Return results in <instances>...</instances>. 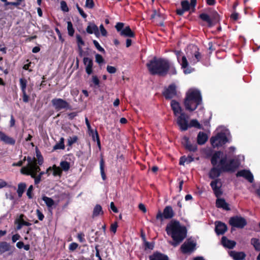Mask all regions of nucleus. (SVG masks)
I'll use <instances>...</instances> for the list:
<instances>
[{"label": "nucleus", "mask_w": 260, "mask_h": 260, "mask_svg": "<svg viewBox=\"0 0 260 260\" xmlns=\"http://www.w3.org/2000/svg\"><path fill=\"white\" fill-rule=\"evenodd\" d=\"M177 96V86L175 83H172L164 91V97L170 100Z\"/></svg>", "instance_id": "ddd939ff"}, {"label": "nucleus", "mask_w": 260, "mask_h": 260, "mask_svg": "<svg viewBox=\"0 0 260 260\" xmlns=\"http://www.w3.org/2000/svg\"><path fill=\"white\" fill-rule=\"evenodd\" d=\"M208 140L207 135L202 132H200L197 136V143L199 145L204 144Z\"/></svg>", "instance_id": "bb28decb"}, {"label": "nucleus", "mask_w": 260, "mask_h": 260, "mask_svg": "<svg viewBox=\"0 0 260 260\" xmlns=\"http://www.w3.org/2000/svg\"><path fill=\"white\" fill-rule=\"evenodd\" d=\"M53 170V174L54 176L60 175L61 174V170L59 167H56L55 165H54L52 168L49 167L48 168L46 171L45 172V174H48L49 171Z\"/></svg>", "instance_id": "c756f323"}, {"label": "nucleus", "mask_w": 260, "mask_h": 260, "mask_svg": "<svg viewBox=\"0 0 260 260\" xmlns=\"http://www.w3.org/2000/svg\"><path fill=\"white\" fill-rule=\"evenodd\" d=\"M192 50L194 51L193 54V57L195 58V60L193 61V63H196L200 61L202 58V55L199 51V48L197 46H193Z\"/></svg>", "instance_id": "7c9ffc66"}, {"label": "nucleus", "mask_w": 260, "mask_h": 260, "mask_svg": "<svg viewBox=\"0 0 260 260\" xmlns=\"http://www.w3.org/2000/svg\"><path fill=\"white\" fill-rule=\"evenodd\" d=\"M227 226L225 223L221 221H217L216 222L215 230L218 235L224 234L227 231Z\"/></svg>", "instance_id": "f3484780"}, {"label": "nucleus", "mask_w": 260, "mask_h": 260, "mask_svg": "<svg viewBox=\"0 0 260 260\" xmlns=\"http://www.w3.org/2000/svg\"><path fill=\"white\" fill-rule=\"evenodd\" d=\"M221 243L224 247L228 248L229 249H233L236 244L235 241L229 240L225 236L222 237Z\"/></svg>", "instance_id": "5701e85b"}, {"label": "nucleus", "mask_w": 260, "mask_h": 260, "mask_svg": "<svg viewBox=\"0 0 260 260\" xmlns=\"http://www.w3.org/2000/svg\"><path fill=\"white\" fill-rule=\"evenodd\" d=\"M229 224L232 227L243 229L247 224V221L244 217L235 216L230 218Z\"/></svg>", "instance_id": "1a4fd4ad"}, {"label": "nucleus", "mask_w": 260, "mask_h": 260, "mask_svg": "<svg viewBox=\"0 0 260 260\" xmlns=\"http://www.w3.org/2000/svg\"><path fill=\"white\" fill-rule=\"evenodd\" d=\"M183 141L182 143L186 149L192 152H196L197 150V146L191 144L188 137L184 136Z\"/></svg>", "instance_id": "dca6fc26"}, {"label": "nucleus", "mask_w": 260, "mask_h": 260, "mask_svg": "<svg viewBox=\"0 0 260 260\" xmlns=\"http://www.w3.org/2000/svg\"><path fill=\"white\" fill-rule=\"evenodd\" d=\"M146 67L151 74H160L162 72V59L154 57L148 61Z\"/></svg>", "instance_id": "423d86ee"}, {"label": "nucleus", "mask_w": 260, "mask_h": 260, "mask_svg": "<svg viewBox=\"0 0 260 260\" xmlns=\"http://www.w3.org/2000/svg\"><path fill=\"white\" fill-rule=\"evenodd\" d=\"M219 164L224 172L233 173L236 171L240 165V162L237 159L231 158L228 160L226 155L221 157Z\"/></svg>", "instance_id": "39448f33"}, {"label": "nucleus", "mask_w": 260, "mask_h": 260, "mask_svg": "<svg viewBox=\"0 0 260 260\" xmlns=\"http://www.w3.org/2000/svg\"><path fill=\"white\" fill-rule=\"evenodd\" d=\"M153 222L157 225H161L162 223V213L160 211H159L156 218L153 220Z\"/></svg>", "instance_id": "473e14b6"}, {"label": "nucleus", "mask_w": 260, "mask_h": 260, "mask_svg": "<svg viewBox=\"0 0 260 260\" xmlns=\"http://www.w3.org/2000/svg\"><path fill=\"white\" fill-rule=\"evenodd\" d=\"M1 140L7 144L13 145L15 144V140L13 138L7 136L5 133L2 134Z\"/></svg>", "instance_id": "c85d7f7f"}, {"label": "nucleus", "mask_w": 260, "mask_h": 260, "mask_svg": "<svg viewBox=\"0 0 260 260\" xmlns=\"http://www.w3.org/2000/svg\"><path fill=\"white\" fill-rule=\"evenodd\" d=\"M60 166L62 170L67 171L69 170L70 167V163L66 161H62L60 162Z\"/></svg>", "instance_id": "79ce46f5"}, {"label": "nucleus", "mask_w": 260, "mask_h": 260, "mask_svg": "<svg viewBox=\"0 0 260 260\" xmlns=\"http://www.w3.org/2000/svg\"><path fill=\"white\" fill-rule=\"evenodd\" d=\"M26 160L27 164L26 166L23 167L20 170L21 174L29 175L34 179L35 184H38L41 181L42 175L45 174V172H41L39 166L37 165V160L35 158L27 157Z\"/></svg>", "instance_id": "7ed1b4c3"}, {"label": "nucleus", "mask_w": 260, "mask_h": 260, "mask_svg": "<svg viewBox=\"0 0 260 260\" xmlns=\"http://www.w3.org/2000/svg\"><path fill=\"white\" fill-rule=\"evenodd\" d=\"M171 107L175 116L183 112L179 103L175 100H173L171 101Z\"/></svg>", "instance_id": "6ab92c4d"}, {"label": "nucleus", "mask_w": 260, "mask_h": 260, "mask_svg": "<svg viewBox=\"0 0 260 260\" xmlns=\"http://www.w3.org/2000/svg\"><path fill=\"white\" fill-rule=\"evenodd\" d=\"M32 190H33V186L30 185V186H29V187H28V188L27 190L26 194H27V197H28V198H29V199L32 198L31 194H32Z\"/></svg>", "instance_id": "e2e57ef3"}, {"label": "nucleus", "mask_w": 260, "mask_h": 260, "mask_svg": "<svg viewBox=\"0 0 260 260\" xmlns=\"http://www.w3.org/2000/svg\"><path fill=\"white\" fill-rule=\"evenodd\" d=\"M151 18L154 22L160 25H162V16L160 10H154L151 16Z\"/></svg>", "instance_id": "a211bd4d"}, {"label": "nucleus", "mask_w": 260, "mask_h": 260, "mask_svg": "<svg viewBox=\"0 0 260 260\" xmlns=\"http://www.w3.org/2000/svg\"><path fill=\"white\" fill-rule=\"evenodd\" d=\"M122 36L126 37L134 38L135 37V34L132 31L129 26H127L124 27L120 33Z\"/></svg>", "instance_id": "cd10ccee"}, {"label": "nucleus", "mask_w": 260, "mask_h": 260, "mask_svg": "<svg viewBox=\"0 0 260 260\" xmlns=\"http://www.w3.org/2000/svg\"><path fill=\"white\" fill-rule=\"evenodd\" d=\"M181 5L182 6V9H183V10H185V11H188L190 9V4L189 2L186 1H183L181 3Z\"/></svg>", "instance_id": "37998d69"}, {"label": "nucleus", "mask_w": 260, "mask_h": 260, "mask_svg": "<svg viewBox=\"0 0 260 260\" xmlns=\"http://www.w3.org/2000/svg\"><path fill=\"white\" fill-rule=\"evenodd\" d=\"M194 71V69L191 67H189L188 66V67L186 68L183 69V72L185 74H188Z\"/></svg>", "instance_id": "bf43d9fd"}, {"label": "nucleus", "mask_w": 260, "mask_h": 260, "mask_svg": "<svg viewBox=\"0 0 260 260\" xmlns=\"http://www.w3.org/2000/svg\"><path fill=\"white\" fill-rule=\"evenodd\" d=\"M100 171L102 179L104 180L106 179V175L104 172V161L103 159L100 160Z\"/></svg>", "instance_id": "a19ab883"}, {"label": "nucleus", "mask_w": 260, "mask_h": 260, "mask_svg": "<svg viewBox=\"0 0 260 260\" xmlns=\"http://www.w3.org/2000/svg\"><path fill=\"white\" fill-rule=\"evenodd\" d=\"M78 247V244L75 242L71 243L69 245V249L70 251H74Z\"/></svg>", "instance_id": "4d7b16f0"}, {"label": "nucleus", "mask_w": 260, "mask_h": 260, "mask_svg": "<svg viewBox=\"0 0 260 260\" xmlns=\"http://www.w3.org/2000/svg\"><path fill=\"white\" fill-rule=\"evenodd\" d=\"M86 31L88 34H94L96 37H99L100 35L99 28L95 24L93 23H90L87 27Z\"/></svg>", "instance_id": "a878e982"}, {"label": "nucleus", "mask_w": 260, "mask_h": 260, "mask_svg": "<svg viewBox=\"0 0 260 260\" xmlns=\"http://www.w3.org/2000/svg\"><path fill=\"white\" fill-rule=\"evenodd\" d=\"M236 176L243 177L250 183H252L254 181L253 176L249 170H242L239 171L236 174Z\"/></svg>", "instance_id": "2eb2a0df"}, {"label": "nucleus", "mask_w": 260, "mask_h": 260, "mask_svg": "<svg viewBox=\"0 0 260 260\" xmlns=\"http://www.w3.org/2000/svg\"><path fill=\"white\" fill-rule=\"evenodd\" d=\"M194 127L199 129H202V125L200 124L197 119H192L190 121L189 127Z\"/></svg>", "instance_id": "58836bf2"}, {"label": "nucleus", "mask_w": 260, "mask_h": 260, "mask_svg": "<svg viewBox=\"0 0 260 260\" xmlns=\"http://www.w3.org/2000/svg\"><path fill=\"white\" fill-rule=\"evenodd\" d=\"M216 201V206L218 208H222L226 211L230 210L229 204L223 198H218Z\"/></svg>", "instance_id": "aec40b11"}, {"label": "nucleus", "mask_w": 260, "mask_h": 260, "mask_svg": "<svg viewBox=\"0 0 260 260\" xmlns=\"http://www.w3.org/2000/svg\"><path fill=\"white\" fill-rule=\"evenodd\" d=\"M150 260H162V254L160 253L155 252L149 256Z\"/></svg>", "instance_id": "e433bc0d"}, {"label": "nucleus", "mask_w": 260, "mask_h": 260, "mask_svg": "<svg viewBox=\"0 0 260 260\" xmlns=\"http://www.w3.org/2000/svg\"><path fill=\"white\" fill-rule=\"evenodd\" d=\"M30 225V223L29 222L24 221L22 219L20 220L19 223H18V225L17 226V230H20L22 228V225H25V226H29Z\"/></svg>", "instance_id": "de8ad7c7"}, {"label": "nucleus", "mask_w": 260, "mask_h": 260, "mask_svg": "<svg viewBox=\"0 0 260 260\" xmlns=\"http://www.w3.org/2000/svg\"><path fill=\"white\" fill-rule=\"evenodd\" d=\"M174 215L175 213L171 206H167L164 209V218L171 219Z\"/></svg>", "instance_id": "393cba45"}, {"label": "nucleus", "mask_w": 260, "mask_h": 260, "mask_svg": "<svg viewBox=\"0 0 260 260\" xmlns=\"http://www.w3.org/2000/svg\"><path fill=\"white\" fill-rule=\"evenodd\" d=\"M107 70L110 74L115 73L116 71V69L115 67L110 66H107Z\"/></svg>", "instance_id": "0e129e2a"}, {"label": "nucleus", "mask_w": 260, "mask_h": 260, "mask_svg": "<svg viewBox=\"0 0 260 260\" xmlns=\"http://www.w3.org/2000/svg\"><path fill=\"white\" fill-rule=\"evenodd\" d=\"M183 104L187 111H194L199 106L202 104V96L200 91L196 89H189L186 93Z\"/></svg>", "instance_id": "20e7f679"}, {"label": "nucleus", "mask_w": 260, "mask_h": 260, "mask_svg": "<svg viewBox=\"0 0 260 260\" xmlns=\"http://www.w3.org/2000/svg\"><path fill=\"white\" fill-rule=\"evenodd\" d=\"M92 82L95 86H99L100 83L99 79L96 76H92Z\"/></svg>", "instance_id": "680f3d73"}, {"label": "nucleus", "mask_w": 260, "mask_h": 260, "mask_svg": "<svg viewBox=\"0 0 260 260\" xmlns=\"http://www.w3.org/2000/svg\"><path fill=\"white\" fill-rule=\"evenodd\" d=\"M180 51H176V54L177 56L178 61L180 63L181 68L185 69L188 67V62L185 56L183 55L182 56L181 59H180V56L181 54Z\"/></svg>", "instance_id": "b1692460"}, {"label": "nucleus", "mask_w": 260, "mask_h": 260, "mask_svg": "<svg viewBox=\"0 0 260 260\" xmlns=\"http://www.w3.org/2000/svg\"><path fill=\"white\" fill-rule=\"evenodd\" d=\"M196 243L188 239L181 246L180 250L183 254L191 253L196 249Z\"/></svg>", "instance_id": "4468645a"}, {"label": "nucleus", "mask_w": 260, "mask_h": 260, "mask_svg": "<svg viewBox=\"0 0 260 260\" xmlns=\"http://www.w3.org/2000/svg\"><path fill=\"white\" fill-rule=\"evenodd\" d=\"M103 214L102 208L100 205H96L93 208L92 217H96Z\"/></svg>", "instance_id": "2f4dec72"}, {"label": "nucleus", "mask_w": 260, "mask_h": 260, "mask_svg": "<svg viewBox=\"0 0 260 260\" xmlns=\"http://www.w3.org/2000/svg\"><path fill=\"white\" fill-rule=\"evenodd\" d=\"M78 138L77 136H74L73 137H70L68 139V145L71 146L72 144L76 142L77 141Z\"/></svg>", "instance_id": "3c124183"}, {"label": "nucleus", "mask_w": 260, "mask_h": 260, "mask_svg": "<svg viewBox=\"0 0 260 260\" xmlns=\"http://www.w3.org/2000/svg\"><path fill=\"white\" fill-rule=\"evenodd\" d=\"M143 245L145 250H152L154 247V244L152 242H149L146 240L143 242Z\"/></svg>", "instance_id": "c03bdc74"}, {"label": "nucleus", "mask_w": 260, "mask_h": 260, "mask_svg": "<svg viewBox=\"0 0 260 260\" xmlns=\"http://www.w3.org/2000/svg\"><path fill=\"white\" fill-rule=\"evenodd\" d=\"M118 225L117 222H115L114 223H112L111 225L110 230L111 232H113L114 233H115L116 232V230L117 228Z\"/></svg>", "instance_id": "774afa93"}, {"label": "nucleus", "mask_w": 260, "mask_h": 260, "mask_svg": "<svg viewBox=\"0 0 260 260\" xmlns=\"http://www.w3.org/2000/svg\"><path fill=\"white\" fill-rule=\"evenodd\" d=\"M179 114L180 115L177 117V123L181 131H185L189 127L188 116L184 112Z\"/></svg>", "instance_id": "9b49d317"}, {"label": "nucleus", "mask_w": 260, "mask_h": 260, "mask_svg": "<svg viewBox=\"0 0 260 260\" xmlns=\"http://www.w3.org/2000/svg\"><path fill=\"white\" fill-rule=\"evenodd\" d=\"M27 81L26 79L24 78L20 79V88L22 91H26V87Z\"/></svg>", "instance_id": "49530a36"}, {"label": "nucleus", "mask_w": 260, "mask_h": 260, "mask_svg": "<svg viewBox=\"0 0 260 260\" xmlns=\"http://www.w3.org/2000/svg\"><path fill=\"white\" fill-rule=\"evenodd\" d=\"M51 103L53 106L57 111H59L62 109H71V107L70 104L65 100L62 99H53L52 100Z\"/></svg>", "instance_id": "f8f14e48"}, {"label": "nucleus", "mask_w": 260, "mask_h": 260, "mask_svg": "<svg viewBox=\"0 0 260 260\" xmlns=\"http://www.w3.org/2000/svg\"><path fill=\"white\" fill-rule=\"evenodd\" d=\"M42 200L48 208H51L54 205V201L50 198L46 196H43L42 197Z\"/></svg>", "instance_id": "72a5a7b5"}, {"label": "nucleus", "mask_w": 260, "mask_h": 260, "mask_svg": "<svg viewBox=\"0 0 260 260\" xmlns=\"http://www.w3.org/2000/svg\"><path fill=\"white\" fill-rule=\"evenodd\" d=\"M223 154L221 151H215L211 156V164L213 167L209 172L208 176L209 178L213 179L210 182V186L212 188L213 192L216 197L218 198L222 194L221 189L222 182L221 180L218 177L221 175L222 172H224L221 169L219 164L217 165L218 160L220 158L221 155Z\"/></svg>", "instance_id": "f257e3e1"}, {"label": "nucleus", "mask_w": 260, "mask_h": 260, "mask_svg": "<svg viewBox=\"0 0 260 260\" xmlns=\"http://www.w3.org/2000/svg\"><path fill=\"white\" fill-rule=\"evenodd\" d=\"M167 234L172 238L174 243L172 245L177 246L186 236L187 230L185 226L180 225L178 221H172L166 227Z\"/></svg>", "instance_id": "f03ea898"}, {"label": "nucleus", "mask_w": 260, "mask_h": 260, "mask_svg": "<svg viewBox=\"0 0 260 260\" xmlns=\"http://www.w3.org/2000/svg\"><path fill=\"white\" fill-rule=\"evenodd\" d=\"M93 43L94 44V45L95 46V48L100 52H105V50L102 47L100 44L98 43V42L96 40H93Z\"/></svg>", "instance_id": "603ef678"}, {"label": "nucleus", "mask_w": 260, "mask_h": 260, "mask_svg": "<svg viewBox=\"0 0 260 260\" xmlns=\"http://www.w3.org/2000/svg\"><path fill=\"white\" fill-rule=\"evenodd\" d=\"M64 148V139L63 138H61L59 142L57 143L54 146L53 149L54 150L56 149H63Z\"/></svg>", "instance_id": "4c0bfd02"}, {"label": "nucleus", "mask_w": 260, "mask_h": 260, "mask_svg": "<svg viewBox=\"0 0 260 260\" xmlns=\"http://www.w3.org/2000/svg\"><path fill=\"white\" fill-rule=\"evenodd\" d=\"M177 74V71L174 63L167 59L164 58V76L167 74L174 75Z\"/></svg>", "instance_id": "9d476101"}, {"label": "nucleus", "mask_w": 260, "mask_h": 260, "mask_svg": "<svg viewBox=\"0 0 260 260\" xmlns=\"http://www.w3.org/2000/svg\"><path fill=\"white\" fill-rule=\"evenodd\" d=\"M26 184L24 183H20L18 184L17 192L19 197H21L26 188Z\"/></svg>", "instance_id": "c9c22d12"}, {"label": "nucleus", "mask_w": 260, "mask_h": 260, "mask_svg": "<svg viewBox=\"0 0 260 260\" xmlns=\"http://www.w3.org/2000/svg\"><path fill=\"white\" fill-rule=\"evenodd\" d=\"M14 247L11 246V245L5 241L0 242V254H2L6 252L12 251Z\"/></svg>", "instance_id": "412c9836"}, {"label": "nucleus", "mask_w": 260, "mask_h": 260, "mask_svg": "<svg viewBox=\"0 0 260 260\" xmlns=\"http://www.w3.org/2000/svg\"><path fill=\"white\" fill-rule=\"evenodd\" d=\"M199 18L207 22L209 27H212L220 21V16L216 11H212L210 16L206 13H201L199 15Z\"/></svg>", "instance_id": "0eeeda50"}, {"label": "nucleus", "mask_w": 260, "mask_h": 260, "mask_svg": "<svg viewBox=\"0 0 260 260\" xmlns=\"http://www.w3.org/2000/svg\"><path fill=\"white\" fill-rule=\"evenodd\" d=\"M95 61L101 64L104 62V59L101 55L97 54L95 55Z\"/></svg>", "instance_id": "6e6d98bb"}, {"label": "nucleus", "mask_w": 260, "mask_h": 260, "mask_svg": "<svg viewBox=\"0 0 260 260\" xmlns=\"http://www.w3.org/2000/svg\"><path fill=\"white\" fill-rule=\"evenodd\" d=\"M123 26H124V23H123L122 22H118L116 24V25L115 26V28L118 31L120 32L121 31V30H122V29L124 28Z\"/></svg>", "instance_id": "5fc2aeb1"}, {"label": "nucleus", "mask_w": 260, "mask_h": 260, "mask_svg": "<svg viewBox=\"0 0 260 260\" xmlns=\"http://www.w3.org/2000/svg\"><path fill=\"white\" fill-rule=\"evenodd\" d=\"M36 212L38 219L40 220H43L44 218V216L43 213L39 209H37Z\"/></svg>", "instance_id": "338daca9"}, {"label": "nucleus", "mask_w": 260, "mask_h": 260, "mask_svg": "<svg viewBox=\"0 0 260 260\" xmlns=\"http://www.w3.org/2000/svg\"><path fill=\"white\" fill-rule=\"evenodd\" d=\"M84 236H85V235L83 233H78L77 235V238L80 242L83 243L85 241Z\"/></svg>", "instance_id": "13d9d810"}, {"label": "nucleus", "mask_w": 260, "mask_h": 260, "mask_svg": "<svg viewBox=\"0 0 260 260\" xmlns=\"http://www.w3.org/2000/svg\"><path fill=\"white\" fill-rule=\"evenodd\" d=\"M76 39H77V43L78 45L79 48L81 50V52L82 51L81 47L82 46L84 45V42L83 41L82 38L79 35H77L76 36Z\"/></svg>", "instance_id": "09e8293b"}, {"label": "nucleus", "mask_w": 260, "mask_h": 260, "mask_svg": "<svg viewBox=\"0 0 260 260\" xmlns=\"http://www.w3.org/2000/svg\"><path fill=\"white\" fill-rule=\"evenodd\" d=\"M100 30L101 32V34L103 36H106L107 34V30L104 28V25L103 24H101L100 26Z\"/></svg>", "instance_id": "69168bd1"}, {"label": "nucleus", "mask_w": 260, "mask_h": 260, "mask_svg": "<svg viewBox=\"0 0 260 260\" xmlns=\"http://www.w3.org/2000/svg\"><path fill=\"white\" fill-rule=\"evenodd\" d=\"M90 135H92V139L94 141H96L99 148H101L100 141L98 133L96 131H93V133H90Z\"/></svg>", "instance_id": "ea45409f"}, {"label": "nucleus", "mask_w": 260, "mask_h": 260, "mask_svg": "<svg viewBox=\"0 0 260 260\" xmlns=\"http://www.w3.org/2000/svg\"><path fill=\"white\" fill-rule=\"evenodd\" d=\"M83 62L86 67L92 66V60L88 57H84Z\"/></svg>", "instance_id": "8fccbe9b"}, {"label": "nucleus", "mask_w": 260, "mask_h": 260, "mask_svg": "<svg viewBox=\"0 0 260 260\" xmlns=\"http://www.w3.org/2000/svg\"><path fill=\"white\" fill-rule=\"evenodd\" d=\"M228 142V139L224 133H218L210 138L211 144L214 148L222 146Z\"/></svg>", "instance_id": "6e6552de"}, {"label": "nucleus", "mask_w": 260, "mask_h": 260, "mask_svg": "<svg viewBox=\"0 0 260 260\" xmlns=\"http://www.w3.org/2000/svg\"><path fill=\"white\" fill-rule=\"evenodd\" d=\"M67 23L68 34L70 36H73L74 34V29L73 28L72 23L71 21H68Z\"/></svg>", "instance_id": "a18cd8bd"}, {"label": "nucleus", "mask_w": 260, "mask_h": 260, "mask_svg": "<svg viewBox=\"0 0 260 260\" xmlns=\"http://www.w3.org/2000/svg\"><path fill=\"white\" fill-rule=\"evenodd\" d=\"M60 7L61 10L64 12H68L69 9L67 3L64 1H61L60 2Z\"/></svg>", "instance_id": "864d4df0"}, {"label": "nucleus", "mask_w": 260, "mask_h": 260, "mask_svg": "<svg viewBox=\"0 0 260 260\" xmlns=\"http://www.w3.org/2000/svg\"><path fill=\"white\" fill-rule=\"evenodd\" d=\"M230 255L232 257L234 260H244L246 256L244 252H237L235 251H231L230 252Z\"/></svg>", "instance_id": "4be33fe9"}, {"label": "nucleus", "mask_w": 260, "mask_h": 260, "mask_svg": "<svg viewBox=\"0 0 260 260\" xmlns=\"http://www.w3.org/2000/svg\"><path fill=\"white\" fill-rule=\"evenodd\" d=\"M85 6L88 8H92L94 6V3L92 0H86Z\"/></svg>", "instance_id": "052dcab7"}, {"label": "nucleus", "mask_w": 260, "mask_h": 260, "mask_svg": "<svg viewBox=\"0 0 260 260\" xmlns=\"http://www.w3.org/2000/svg\"><path fill=\"white\" fill-rule=\"evenodd\" d=\"M251 244L253 246L256 251H260V242L259 239L254 238H252L251 239Z\"/></svg>", "instance_id": "f704fd0d"}]
</instances>
